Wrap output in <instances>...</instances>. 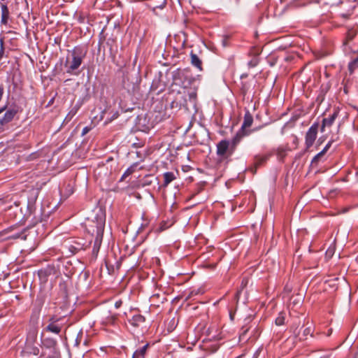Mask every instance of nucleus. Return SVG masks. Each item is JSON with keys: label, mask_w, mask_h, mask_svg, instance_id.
Wrapping results in <instances>:
<instances>
[{"label": "nucleus", "mask_w": 358, "mask_h": 358, "mask_svg": "<svg viewBox=\"0 0 358 358\" xmlns=\"http://www.w3.org/2000/svg\"><path fill=\"white\" fill-rule=\"evenodd\" d=\"M87 49L78 45L69 50L64 62L66 73L78 76L80 73V67L87 55Z\"/></svg>", "instance_id": "obj_1"}, {"label": "nucleus", "mask_w": 358, "mask_h": 358, "mask_svg": "<svg viewBox=\"0 0 358 358\" xmlns=\"http://www.w3.org/2000/svg\"><path fill=\"white\" fill-rule=\"evenodd\" d=\"M104 224L105 221L101 220L100 222L97 224L96 227V236L94 241V245L92 249V253L94 255L96 256L99 253L103 235L104 230Z\"/></svg>", "instance_id": "obj_2"}, {"label": "nucleus", "mask_w": 358, "mask_h": 358, "mask_svg": "<svg viewBox=\"0 0 358 358\" xmlns=\"http://www.w3.org/2000/svg\"><path fill=\"white\" fill-rule=\"evenodd\" d=\"M234 150L229 141L224 139L217 144V155L222 157H227L233 155Z\"/></svg>", "instance_id": "obj_3"}, {"label": "nucleus", "mask_w": 358, "mask_h": 358, "mask_svg": "<svg viewBox=\"0 0 358 358\" xmlns=\"http://www.w3.org/2000/svg\"><path fill=\"white\" fill-rule=\"evenodd\" d=\"M318 127L319 124L317 122H315L307 131L305 136V145L306 150H308L314 144L317 138Z\"/></svg>", "instance_id": "obj_4"}, {"label": "nucleus", "mask_w": 358, "mask_h": 358, "mask_svg": "<svg viewBox=\"0 0 358 358\" xmlns=\"http://www.w3.org/2000/svg\"><path fill=\"white\" fill-rule=\"evenodd\" d=\"M61 317L58 318L55 316L50 317L49 324L44 330L48 332L59 334L62 329V326L58 324V322L61 320Z\"/></svg>", "instance_id": "obj_5"}, {"label": "nucleus", "mask_w": 358, "mask_h": 358, "mask_svg": "<svg viewBox=\"0 0 358 358\" xmlns=\"http://www.w3.org/2000/svg\"><path fill=\"white\" fill-rule=\"evenodd\" d=\"M299 324H298L296 327L292 326L291 330L293 331V333L295 334L296 338H299L300 341H303L307 338V336L310 335L311 337H314L313 335V329L311 326H308L306 327L303 331V334L300 335L299 332L296 333L297 328L299 327Z\"/></svg>", "instance_id": "obj_6"}, {"label": "nucleus", "mask_w": 358, "mask_h": 358, "mask_svg": "<svg viewBox=\"0 0 358 358\" xmlns=\"http://www.w3.org/2000/svg\"><path fill=\"white\" fill-rule=\"evenodd\" d=\"M253 122V117L250 114V113L248 110L245 112L244 115L243 122L242 123L241 130L243 131H250V134L257 129V128L253 129H248Z\"/></svg>", "instance_id": "obj_7"}, {"label": "nucleus", "mask_w": 358, "mask_h": 358, "mask_svg": "<svg viewBox=\"0 0 358 358\" xmlns=\"http://www.w3.org/2000/svg\"><path fill=\"white\" fill-rule=\"evenodd\" d=\"M17 112L18 110L15 108L8 109L3 117L0 118V124L3 126L10 122Z\"/></svg>", "instance_id": "obj_8"}, {"label": "nucleus", "mask_w": 358, "mask_h": 358, "mask_svg": "<svg viewBox=\"0 0 358 358\" xmlns=\"http://www.w3.org/2000/svg\"><path fill=\"white\" fill-rule=\"evenodd\" d=\"M250 135V131H243L242 130L239 129L236 135L233 137L231 141H229V143L231 144V147L234 150V151L236 149L237 145L238 143L241 141L243 137L248 136Z\"/></svg>", "instance_id": "obj_9"}, {"label": "nucleus", "mask_w": 358, "mask_h": 358, "mask_svg": "<svg viewBox=\"0 0 358 358\" xmlns=\"http://www.w3.org/2000/svg\"><path fill=\"white\" fill-rule=\"evenodd\" d=\"M55 273V269L54 266H47L46 268L40 269L38 272L40 280L45 282L48 280V277Z\"/></svg>", "instance_id": "obj_10"}, {"label": "nucleus", "mask_w": 358, "mask_h": 358, "mask_svg": "<svg viewBox=\"0 0 358 358\" xmlns=\"http://www.w3.org/2000/svg\"><path fill=\"white\" fill-rule=\"evenodd\" d=\"M117 319V317L115 314H112L111 313L108 312L101 317V324L106 327L115 325Z\"/></svg>", "instance_id": "obj_11"}, {"label": "nucleus", "mask_w": 358, "mask_h": 358, "mask_svg": "<svg viewBox=\"0 0 358 358\" xmlns=\"http://www.w3.org/2000/svg\"><path fill=\"white\" fill-rule=\"evenodd\" d=\"M338 111L335 110L333 113V114L329 115V117L323 119L322 124V127H321V131L322 132L324 131L325 127H331L333 124V123L334 122L335 120L338 117Z\"/></svg>", "instance_id": "obj_12"}, {"label": "nucleus", "mask_w": 358, "mask_h": 358, "mask_svg": "<svg viewBox=\"0 0 358 358\" xmlns=\"http://www.w3.org/2000/svg\"><path fill=\"white\" fill-rule=\"evenodd\" d=\"M145 318L144 316L140 314H136L129 320V323L134 327H139L145 322Z\"/></svg>", "instance_id": "obj_13"}, {"label": "nucleus", "mask_w": 358, "mask_h": 358, "mask_svg": "<svg viewBox=\"0 0 358 358\" xmlns=\"http://www.w3.org/2000/svg\"><path fill=\"white\" fill-rule=\"evenodd\" d=\"M1 23L2 24H6L8 23V20L9 18V14H10L8 6L6 4L2 3L1 5Z\"/></svg>", "instance_id": "obj_14"}, {"label": "nucleus", "mask_w": 358, "mask_h": 358, "mask_svg": "<svg viewBox=\"0 0 358 358\" xmlns=\"http://www.w3.org/2000/svg\"><path fill=\"white\" fill-rule=\"evenodd\" d=\"M43 345L48 348L53 354H56L57 341L53 338H46L43 342Z\"/></svg>", "instance_id": "obj_15"}, {"label": "nucleus", "mask_w": 358, "mask_h": 358, "mask_svg": "<svg viewBox=\"0 0 358 358\" xmlns=\"http://www.w3.org/2000/svg\"><path fill=\"white\" fill-rule=\"evenodd\" d=\"M148 345V343H147L141 348L137 349L134 352L131 358H145Z\"/></svg>", "instance_id": "obj_16"}, {"label": "nucleus", "mask_w": 358, "mask_h": 358, "mask_svg": "<svg viewBox=\"0 0 358 358\" xmlns=\"http://www.w3.org/2000/svg\"><path fill=\"white\" fill-rule=\"evenodd\" d=\"M166 0H148V6L152 9L162 8L165 6Z\"/></svg>", "instance_id": "obj_17"}, {"label": "nucleus", "mask_w": 358, "mask_h": 358, "mask_svg": "<svg viewBox=\"0 0 358 358\" xmlns=\"http://www.w3.org/2000/svg\"><path fill=\"white\" fill-rule=\"evenodd\" d=\"M191 64L199 71L202 70V62L199 57L194 53H191Z\"/></svg>", "instance_id": "obj_18"}, {"label": "nucleus", "mask_w": 358, "mask_h": 358, "mask_svg": "<svg viewBox=\"0 0 358 358\" xmlns=\"http://www.w3.org/2000/svg\"><path fill=\"white\" fill-rule=\"evenodd\" d=\"M176 179V176L173 172H166L164 173V187H166L169 183Z\"/></svg>", "instance_id": "obj_19"}, {"label": "nucleus", "mask_w": 358, "mask_h": 358, "mask_svg": "<svg viewBox=\"0 0 358 358\" xmlns=\"http://www.w3.org/2000/svg\"><path fill=\"white\" fill-rule=\"evenodd\" d=\"M285 313H280L278 315V317L275 320V323L277 326H281L285 324Z\"/></svg>", "instance_id": "obj_20"}, {"label": "nucleus", "mask_w": 358, "mask_h": 358, "mask_svg": "<svg viewBox=\"0 0 358 358\" xmlns=\"http://www.w3.org/2000/svg\"><path fill=\"white\" fill-rule=\"evenodd\" d=\"M188 99L190 102L195 104L196 99V92L194 90L188 92Z\"/></svg>", "instance_id": "obj_21"}, {"label": "nucleus", "mask_w": 358, "mask_h": 358, "mask_svg": "<svg viewBox=\"0 0 358 358\" xmlns=\"http://www.w3.org/2000/svg\"><path fill=\"white\" fill-rule=\"evenodd\" d=\"M356 34L357 31L355 29L352 28L350 29H348L347 32V38L348 40H352Z\"/></svg>", "instance_id": "obj_22"}, {"label": "nucleus", "mask_w": 358, "mask_h": 358, "mask_svg": "<svg viewBox=\"0 0 358 358\" xmlns=\"http://www.w3.org/2000/svg\"><path fill=\"white\" fill-rule=\"evenodd\" d=\"M357 66H358V59H356L352 61L348 65V68H349L350 73H352L354 69L355 68H357Z\"/></svg>", "instance_id": "obj_23"}, {"label": "nucleus", "mask_w": 358, "mask_h": 358, "mask_svg": "<svg viewBox=\"0 0 358 358\" xmlns=\"http://www.w3.org/2000/svg\"><path fill=\"white\" fill-rule=\"evenodd\" d=\"M324 155V152L321 151L319 153H317L312 159L311 163L312 164H317L320 159Z\"/></svg>", "instance_id": "obj_24"}, {"label": "nucleus", "mask_w": 358, "mask_h": 358, "mask_svg": "<svg viewBox=\"0 0 358 358\" xmlns=\"http://www.w3.org/2000/svg\"><path fill=\"white\" fill-rule=\"evenodd\" d=\"M4 55V47H3V38L0 39V61L3 57Z\"/></svg>", "instance_id": "obj_25"}, {"label": "nucleus", "mask_w": 358, "mask_h": 358, "mask_svg": "<svg viewBox=\"0 0 358 358\" xmlns=\"http://www.w3.org/2000/svg\"><path fill=\"white\" fill-rule=\"evenodd\" d=\"M150 176H146L143 180V182H142V185L143 186H147V185H151L152 183V180H150Z\"/></svg>", "instance_id": "obj_26"}, {"label": "nucleus", "mask_w": 358, "mask_h": 358, "mask_svg": "<svg viewBox=\"0 0 358 358\" xmlns=\"http://www.w3.org/2000/svg\"><path fill=\"white\" fill-rule=\"evenodd\" d=\"M78 108H79V106L74 107L73 108H72L71 110L67 115V117H70L71 118L72 117H73L76 114V113L78 112Z\"/></svg>", "instance_id": "obj_27"}, {"label": "nucleus", "mask_w": 358, "mask_h": 358, "mask_svg": "<svg viewBox=\"0 0 358 358\" xmlns=\"http://www.w3.org/2000/svg\"><path fill=\"white\" fill-rule=\"evenodd\" d=\"M131 173L132 171L131 170V169H127L122 176L121 180H124L125 178L129 176Z\"/></svg>", "instance_id": "obj_28"}, {"label": "nucleus", "mask_w": 358, "mask_h": 358, "mask_svg": "<svg viewBox=\"0 0 358 358\" xmlns=\"http://www.w3.org/2000/svg\"><path fill=\"white\" fill-rule=\"evenodd\" d=\"M4 94V87L2 84L0 85V101H1L3 99V96Z\"/></svg>", "instance_id": "obj_29"}, {"label": "nucleus", "mask_w": 358, "mask_h": 358, "mask_svg": "<svg viewBox=\"0 0 358 358\" xmlns=\"http://www.w3.org/2000/svg\"><path fill=\"white\" fill-rule=\"evenodd\" d=\"M90 127H85L82 131V136H85V134H87L90 131Z\"/></svg>", "instance_id": "obj_30"}, {"label": "nucleus", "mask_w": 358, "mask_h": 358, "mask_svg": "<svg viewBox=\"0 0 358 358\" xmlns=\"http://www.w3.org/2000/svg\"><path fill=\"white\" fill-rule=\"evenodd\" d=\"M331 145V142L329 141L326 145L325 147L323 148V150H322V152H324V153L325 154L327 150L329 149L330 146Z\"/></svg>", "instance_id": "obj_31"}, {"label": "nucleus", "mask_w": 358, "mask_h": 358, "mask_svg": "<svg viewBox=\"0 0 358 358\" xmlns=\"http://www.w3.org/2000/svg\"><path fill=\"white\" fill-rule=\"evenodd\" d=\"M122 305V301L121 299L120 300H117V301H115V308H119L121 307V306Z\"/></svg>", "instance_id": "obj_32"}, {"label": "nucleus", "mask_w": 358, "mask_h": 358, "mask_svg": "<svg viewBox=\"0 0 358 358\" xmlns=\"http://www.w3.org/2000/svg\"><path fill=\"white\" fill-rule=\"evenodd\" d=\"M7 108V105L3 106V107L0 108V114L2 113L3 111H5Z\"/></svg>", "instance_id": "obj_33"}, {"label": "nucleus", "mask_w": 358, "mask_h": 358, "mask_svg": "<svg viewBox=\"0 0 358 358\" xmlns=\"http://www.w3.org/2000/svg\"><path fill=\"white\" fill-rule=\"evenodd\" d=\"M352 13V12H348V13H342L341 15L343 17H348L349 15H350Z\"/></svg>", "instance_id": "obj_34"}, {"label": "nucleus", "mask_w": 358, "mask_h": 358, "mask_svg": "<svg viewBox=\"0 0 358 358\" xmlns=\"http://www.w3.org/2000/svg\"><path fill=\"white\" fill-rule=\"evenodd\" d=\"M38 352H39V350H38V348H34V349L33 353H34V355H38Z\"/></svg>", "instance_id": "obj_35"}, {"label": "nucleus", "mask_w": 358, "mask_h": 358, "mask_svg": "<svg viewBox=\"0 0 358 358\" xmlns=\"http://www.w3.org/2000/svg\"><path fill=\"white\" fill-rule=\"evenodd\" d=\"M332 331H333L332 329H329L327 331V336H330L332 334Z\"/></svg>", "instance_id": "obj_36"}, {"label": "nucleus", "mask_w": 358, "mask_h": 358, "mask_svg": "<svg viewBox=\"0 0 358 358\" xmlns=\"http://www.w3.org/2000/svg\"><path fill=\"white\" fill-rule=\"evenodd\" d=\"M272 339L275 342L280 339V336L273 337Z\"/></svg>", "instance_id": "obj_37"}, {"label": "nucleus", "mask_w": 358, "mask_h": 358, "mask_svg": "<svg viewBox=\"0 0 358 358\" xmlns=\"http://www.w3.org/2000/svg\"><path fill=\"white\" fill-rule=\"evenodd\" d=\"M3 129L1 127H0V134H1V132H3Z\"/></svg>", "instance_id": "obj_38"}, {"label": "nucleus", "mask_w": 358, "mask_h": 358, "mask_svg": "<svg viewBox=\"0 0 358 358\" xmlns=\"http://www.w3.org/2000/svg\"><path fill=\"white\" fill-rule=\"evenodd\" d=\"M320 358H329V357L328 355H325V356H323V357H322Z\"/></svg>", "instance_id": "obj_39"}, {"label": "nucleus", "mask_w": 358, "mask_h": 358, "mask_svg": "<svg viewBox=\"0 0 358 358\" xmlns=\"http://www.w3.org/2000/svg\"><path fill=\"white\" fill-rule=\"evenodd\" d=\"M81 248H79V247H77V248H75L76 250H80Z\"/></svg>", "instance_id": "obj_40"}, {"label": "nucleus", "mask_w": 358, "mask_h": 358, "mask_svg": "<svg viewBox=\"0 0 358 358\" xmlns=\"http://www.w3.org/2000/svg\"><path fill=\"white\" fill-rule=\"evenodd\" d=\"M53 357H54V356H52V357H50L49 358H53Z\"/></svg>", "instance_id": "obj_41"}, {"label": "nucleus", "mask_w": 358, "mask_h": 358, "mask_svg": "<svg viewBox=\"0 0 358 358\" xmlns=\"http://www.w3.org/2000/svg\"><path fill=\"white\" fill-rule=\"evenodd\" d=\"M238 358H241V357H238Z\"/></svg>", "instance_id": "obj_42"}]
</instances>
